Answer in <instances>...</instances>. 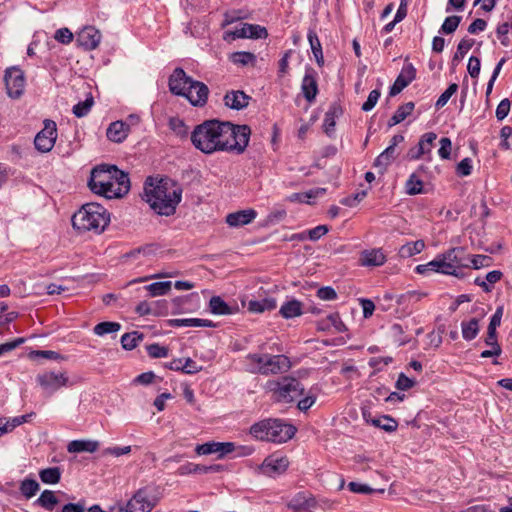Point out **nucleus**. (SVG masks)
<instances>
[{
	"label": "nucleus",
	"mask_w": 512,
	"mask_h": 512,
	"mask_svg": "<svg viewBox=\"0 0 512 512\" xmlns=\"http://www.w3.org/2000/svg\"><path fill=\"white\" fill-rule=\"evenodd\" d=\"M248 125H235L216 119L205 120L196 125L190 134L192 145L204 154L235 152L242 154L250 140Z\"/></svg>",
	"instance_id": "obj_1"
},
{
	"label": "nucleus",
	"mask_w": 512,
	"mask_h": 512,
	"mask_svg": "<svg viewBox=\"0 0 512 512\" xmlns=\"http://www.w3.org/2000/svg\"><path fill=\"white\" fill-rule=\"evenodd\" d=\"M182 188L174 180L148 177L144 183V199L157 214L171 216L182 199Z\"/></svg>",
	"instance_id": "obj_2"
},
{
	"label": "nucleus",
	"mask_w": 512,
	"mask_h": 512,
	"mask_svg": "<svg viewBox=\"0 0 512 512\" xmlns=\"http://www.w3.org/2000/svg\"><path fill=\"white\" fill-rule=\"evenodd\" d=\"M168 84L171 93L185 97L193 106L202 107L207 103L209 94L207 85L193 80L180 67L173 71Z\"/></svg>",
	"instance_id": "obj_3"
},
{
	"label": "nucleus",
	"mask_w": 512,
	"mask_h": 512,
	"mask_svg": "<svg viewBox=\"0 0 512 512\" xmlns=\"http://www.w3.org/2000/svg\"><path fill=\"white\" fill-rule=\"evenodd\" d=\"M296 432V428L281 419H263L250 428V434L258 440L273 443H285Z\"/></svg>",
	"instance_id": "obj_4"
},
{
	"label": "nucleus",
	"mask_w": 512,
	"mask_h": 512,
	"mask_svg": "<svg viewBox=\"0 0 512 512\" xmlns=\"http://www.w3.org/2000/svg\"><path fill=\"white\" fill-rule=\"evenodd\" d=\"M110 221L107 210L98 203H87L72 217V225L79 231L100 233Z\"/></svg>",
	"instance_id": "obj_5"
},
{
	"label": "nucleus",
	"mask_w": 512,
	"mask_h": 512,
	"mask_svg": "<svg viewBox=\"0 0 512 512\" xmlns=\"http://www.w3.org/2000/svg\"><path fill=\"white\" fill-rule=\"evenodd\" d=\"M266 388L272 393L277 402L292 403L300 396L304 395V386L302 383L289 376H284L276 380H269Z\"/></svg>",
	"instance_id": "obj_6"
},
{
	"label": "nucleus",
	"mask_w": 512,
	"mask_h": 512,
	"mask_svg": "<svg viewBox=\"0 0 512 512\" xmlns=\"http://www.w3.org/2000/svg\"><path fill=\"white\" fill-rule=\"evenodd\" d=\"M43 129L39 131L34 138L35 148L41 153L50 152L57 139V125L51 119L43 121Z\"/></svg>",
	"instance_id": "obj_7"
},
{
	"label": "nucleus",
	"mask_w": 512,
	"mask_h": 512,
	"mask_svg": "<svg viewBox=\"0 0 512 512\" xmlns=\"http://www.w3.org/2000/svg\"><path fill=\"white\" fill-rule=\"evenodd\" d=\"M36 382L47 394L52 395L68 386L69 378L64 372L45 371L36 376Z\"/></svg>",
	"instance_id": "obj_8"
},
{
	"label": "nucleus",
	"mask_w": 512,
	"mask_h": 512,
	"mask_svg": "<svg viewBox=\"0 0 512 512\" xmlns=\"http://www.w3.org/2000/svg\"><path fill=\"white\" fill-rule=\"evenodd\" d=\"M4 81L6 85L7 94L13 99L19 98L25 87L24 72L18 67H10L5 70Z\"/></svg>",
	"instance_id": "obj_9"
},
{
	"label": "nucleus",
	"mask_w": 512,
	"mask_h": 512,
	"mask_svg": "<svg viewBox=\"0 0 512 512\" xmlns=\"http://www.w3.org/2000/svg\"><path fill=\"white\" fill-rule=\"evenodd\" d=\"M443 259L446 264H449L451 268H446L447 275L458 276V270L461 268H468L469 256L465 255V251L462 247L451 248L445 253H442Z\"/></svg>",
	"instance_id": "obj_10"
},
{
	"label": "nucleus",
	"mask_w": 512,
	"mask_h": 512,
	"mask_svg": "<svg viewBox=\"0 0 512 512\" xmlns=\"http://www.w3.org/2000/svg\"><path fill=\"white\" fill-rule=\"evenodd\" d=\"M102 35L94 26L84 27L78 34L76 42L86 51L96 49L101 42Z\"/></svg>",
	"instance_id": "obj_11"
},
{
	"label": "nucleus",
	"mask_w": 512,
	"mask_h": 512,
	"mask_svg": "<svg viewBox=\"0 0 512 512\" xmlns=\"http://www.w3.org/2000/svg\"><path fill=\"white\" fill-rule=\"evenodd\" d=\"M416 78V69L412 63H407L390 87L389 95L396 96Z\"/></svg>",
	"instance_id": "obj_12"
},
{
	"label": "nucleus",
	"mask_w": 512,
	"mask_h": 512,
	"mask_svg": "<svg viewBox=\"0 0 512 512\" xmlns=\"http://www.w3.org/2000/svg\"><path fill=\"white\" fill-rule=\"evenodd\" d=\"M233 39L236 38H251V39H263L268 36V32L265 27L258 24L243 23L241 27L235 28L234 31L227 32Z\"/></svg>",
	"instance_id": "obj_13"
},
{
	"label": "nucleus",
	"mask_w": 512,
	"mask_h": 512,
	"mask_svg": "<svg viewBox=\"0 0 512 512\" xmlns=\"http://www.w3.org/2000/svg\"><path fill=\"white\" fill-rule=\"evenodd\" d=\"M154 503L150 501L147 489L141 488L127 502L128 512H150Z\"/></svg>",
	"instance_id": "obj_14"
},
{
	"label": "nucleus",
	"mask_w": 512,
	"mask_h": 512,
	"mask_svg": "<svg viewBox=\"0 0 512 512\" xmlns=\"http://www.w3.org/2000/svg\"><path fill=\"white\" fill-rule=\"evenodd\" d=\"M301 90L304 98L308 102L315 100L318 93L317 72L310 66H307L305 69V74L301 83Z\"/></svg>",
	"instance_id": "obj_15"
},
{
	"label": "nucleus",
	"mask_w": 512,
	"mask_h": 512,
	"mask_svg": "<svg viewBox=\"0 0 512 512\" xmlns=\"http://www.w3.org/2000/svg\"><path fill=\"white\" fill-rule=\"evenodd\" d=\"M265 369L261 371V375L280 374L288 371L291 367L290 359L283 355H268Z\"/></svg>",
	"instance_id": "obj_16"
},
{
	"label": "nucleus",
	"mask_w": 512,
	"mask_h": 512,
	"mask_svg": "<svg viewBox=\"0 0 512 512\" xmlns=\"http://www.w3.org/2000/svg\"><path fill=\"white\" fill-rule=\"evenodd\" d=\"M289 466V460L287 457H278L275 455H271L267 457L262 465L261 470L263 474L273 477L275 475H279L284 473Z\"/></svg>",
	"instance_id": "obj_17"
},
{
	"label": "nucleus",
	"mask_w": 512,
	"mask_h": 512,
	"mask_svg": "<svg viewBox=\"0 0 512 512\" xmlns=\"http://www.w3.org/2000/svg\"><path fill=\"white\" fill-rule=\"evenodd\" d=\"M235 450V445L232 442H206L197 445L195 451L198 455L218 454L223 457Z\"/></svg>",
	"instance_id": "obj_18"
},
{
	"label": "nucleus",
	"mask_w": 512,
	"mask_h": 512,
	"mask_svg": "<svg viewBox=\"0 0 512 512\" xmlns=\"http://www.w3.org/2000/svg\"><path fill=\"white\" fill-rule=\"evenodd\" d=\"M385 262L386 255L381 248L363 250L359 258V264L363 267H379Z\"/></svg>",
	"instance_id": "obj_19"
},
{
	"label": "nucleus",
	"mask_w": 512,
	"mask_h": 512,
	"mask_svg": "<svg viewBox=\"0 0 512 512\" xmlns=\"http://www.w3.org/2000/svg\"><path fill=\"white\" fill-rule=\"evenodd\" d=\"M222 470H223V467L219 464L201 465V464H195L192 462H187L178 468V473L180 475L210 474V473H217Z\"/></svg>",
	"instance_id": "obj_20"
},
{
	"label": "nucleus",
	"mask_w": 512,
	"mask_h": 512,
	"mask_svg": "<svg viewBox=\"0 0 512 512\" xmlns=\"http://www.w3.org/2000/svg\"><path fill=\"white\" fill-rule=\"evenodd\" d=\"M130 132V124L125 121L112 122L106 131L107 138L115 143L123 142Z\"/></svg>",
	"instance_id": "obj_21"
},
{
	"label": "nucleus",
	"mask_w": 512,
	"mask_h": 512,
	"mask_svg": "<svg viewBox=\"0 0 512 512\" xmlns=\"http://www.w3.org/2000/svg\"><path fill=\"white\" fill-rule=\"evenodd\" d=\"M251 99L245 92L241 90H232L225 94L224 103L233 110H242L246 108Z\"/></svg>",
	"instance_id": "obj_22"
},
{
	"label": "nucleus",
	"mask_w": 512,
	"mask_h": 512,
	"mask_svg": "<svg viewBox=\"0 0 512 512\" xmlns=\"http://www.w3.org/2000/svg\"><path fill=\"white\" fill-rule=\"evenodd\" d=\"M446 268H451L449 264H446V262L443 259L442 254L437 255L432 261L426 263V264H420L417 265L415 268V271L418 274L422 275H428L431 272H437L441 274L447 275Z\"/></svg>",
	"instance_id": "obj_23"
},
{
	"label": "nucleus",
	"mask_w": 512,
	"mask_h": 512,
	"mask_svg": "<svg viewBox=\"0 0 512 512\" xmlns=\"http://www.w3.org/2000/svg\"><path fill=\"white\" fill-rule=\"evenodd\" d=\"M257 216L254 209L240 210L226 216V223L231 227H240L251 223Z\"/></svg>",
	"instance_id": "obj_24"
},
{
	"label": "nucleus",
	"mask_w": 512,
	"mask_h": 512,
	"mask_svg": "<svg viewBox=\"0 0 512 512\" xmlns=\"http://www.w3.org/2000/svg\"><path fill=\"white\" fill-rule=\"evenodd\" d=\"M363 418L367 423H370L373 426L378 427L386 432H394L398 427L397 421L388 415H383L376 418L372 417L370 412L364 410Z\"/></svg>",
	"instance_id": "obj_25"
},
{
	"label": "nucleus",
	"mask_w": 512,
	"mask_h": 512,
	"mask_svg": "<svg viewBox=\"0 0 512 512\" xmlns=\"http://www.w3.org/2000/svg\"><path fill=\"white\" fill-rule=\"evenodd\" d=\"M343 113L342 107L339 103L333 102L330 104L327 112L325 113L323 128L328 136H332L335 130L336 119Z\"/></svg>",
	"instance_id": "obj_26"
},
{
	"label": "nucleus",
	"mask_w": 512,
	"mask_h": 512,
	"mask_svg": "<svg viewBox=\"0 0 512 512\" xmlns=\"http://www.w3.org/2000/svg\"><path fill=\"white\" fill-rule=\"evenodd\" d=\"M111 169L113 182L117 191L113 195H118V197L121 198L124 195H126L130 190L129 175L119 170L116 166H111Z\"/></svg>",
	"instance_id": "obj_27"
},
{
	"label": "nucleus",
	"mask_w": 512,
	"mask_h": 512,
	"mask_svg": "<svg viewBox=\"0 0 512 512\" xmlns=\"http://www.w3.org/2000/svg\"><path fill=\"white\" fill-rule=\"evenodd\" d=\"M269 354L249 353L244 358L245 370L252 374H261L265 369Z\"/></svg>",
	"instance_id": "obj_28"
},
{
	"label": "nucleus",
	"mask_w": 512,
	"mask_h": 512,
	"mask_svg": "<svg viewBox=\"0 0 512 512\" xmlns=\"http://www.w3.org/2000/svg\"><path fill=\"white\" fill-rule=\"evenodd\" d=\"M315 506V499L304 492L297 493L288 503L294 512H305Z\"/></svg>",
	"instance_id": "obj_29"
},
{
	"label": "nucleus",
	"mask_w": 512,
	"mask_h": 512,
	"mask_svg": "<svg viewBox=\"0 0 512 512\" xmlns=\"http://www.w3.org/2000/svg\"><path fill=\"white\" fill-rule=\"evenodd\" d=\"M88 187L93 193L104 196L106 199L119 198L118 195H113L117 192L113 179L107 182L98 181V184H95L94 180H88Z\"/></svg>",
	"instance_id": "obj_30"
},
{
	"label": "nucleus",
	"mask_w": 512,
	"mask_h": 512,
	"mask_svg": "<svg viewBox=\"0 0 512 512\" xmlns=\"http://www.w3.org/2000/svg\"><path fill=\"white\" fill-rule=\"evenodd\" d=\"M170 327H215L211 320L200 318H175L167 320Z\"/></svg>",
	"instance_id": "obj_31"
},
{
	"label": "nucleus",
	"mask_w": 512,
	"mask_h": 512,
	"mask_svg": "<svg viewBox=\"0 0 512 512\" xmlns=\"http://www.w3.org/2000/svg\"><path fill=\"white\" fill-rule=\"evenodd\" d=\"M209 311L214 315H232L237 307L230 306L220 296H213L209 300Z\"/></svg>",
	"instance_id": "obj_32"
},
{
	"label": "nucleus",
	"mask_w": 512,
	"mask_h": 512,
	"mask_svg": "<svg viewBox=\"0 0 512 512\" xmlns=\"http://www.w3.org/2000/svg\"><path fill=\"white\" fill-rule=\"evenodd\" d=\"M99 447V442L96 440H72L67 445L69 453H82V452H95Z\"/></svg>",
	"instance_id": "obj_33"
},
{
	"label": "nucleus",
	"mask_w": 512,
	"mask_h": 512,
	"mask_svg": "<svg viewBox=\"0 0 512 512\" xmlns=\"http://www.w3.org/2000/svg\"><path fill=\"white\" fill-rule=\"evenodd\" d=\"M276 299L273 297H265L260 300H250L247 309L252 313H263L265 311H272L276 308Z\"/></svg>",
	"instance_id": "obj_34"
},
{
	"label": "nucleus",
	"mask_w": 512,
	"mask_h": 512,
	"mask_svg": "<svg viewBox=\"0 0 512 512\" xmlns=\"http://www.w3.org/2000/svg\"><path fill=\"white\" fill-rule=\"evenodd\" d=\"M303 304L299 300L291 299L286 301L280 308L279 313L285 319H291L303 314Z\"/></svg>",
	"instance_id": "obj_35"
},
{
	"label": "nucleus",
	"mask_w": 512,
	"mask_h": 512,
	"mask_svg": "<svg viewBox=\"0 0 512 512\" xmlns=\"http://www.w3.org/2000/svg\"><path fill=\"white\" fill-rule=\"evenodd\" d=\"M326 192L324 188H315L307 192L292 193L287 197L289 202L307 203L311 204V199H315Z\"/></svg>",
	"instance_id": "obj_36"
},
{
	"label": "nucleus",
	"mask_w": 512,
	"mask_h": 512,
	"mask_svg": "<svg viewBox=\"0 0 512 512\" xmlns=\"http://www.w3.org/2000/svg\"><path fill=\"white\" fill-rule=\"evenodd\" d=\"M399 153L396 149L386 148L377 158L374 160V167L380 168L384 172L387 167L397 158Z\"/></svg>",
	"instance_id": "obj_37"
},
{
	"label": "nucleus",
	"mask_w": 512,
	"mask_h": 512,
	"mask_svg": "<svg viewBox=\"0 0 512 512\" xmlns=\"http://www.w3.org/2000/svg\"><path fill=\"white\" fill-rule=\"evenodd\" d=\"M415 104L413 102H407L398 107L396 112L388 121V126H395L404 121L414 110Z\"/></svg>",
	"instance_id": "obj_38"
},
{
	"label": "nucleus",
	"mask_w": 512,
	"mask_h": 512,
	"mask_svg": "<svg viewBox=\"0 0 512 512\" xmlns=\"http://www.w3.org/2000/svg\"><path fill=\"white\" fill-rule=\"evenodd\" d=\"M479 330V320L477 318H471L468 321L461 322L462 337L466 341L475 339Z\"/></svg>",
	"instance_id": "obj_39"
},
{
	"label": "nucleus",
	"mask_w": 512,
	"mask_h": 512,
	"mask_svg": "<svg viewBox=\"0 0 512 512\" xmlns=\"http://www.w3.org/2000/svg\"><path fill=\"white\" fill-rule=\"evenodd\" d=\"M230 61L238 66H255L257 58L251 52L237 51L230 55Z\"/></svg>",
	"instance_id": "obj_40"
},
{
	"label": "nucleus",
	"mask_w": 512,
	"mask_h": 512,
	"mask_svg": "<svg viewBox=\"0 0 512 512\" xmlns=\"http://www.w3.org/2000/svg\"><path fill=\"white\" fill-rule=\"evenodd\" d=\"M307 38L317 64L319 66H322L324 64L322 46L316 32L313 30H309Z\"/></svg>",
	"instance_id": "obj_41"
},
{
	"label": "nucleus",
	"mask_w": 512,
	"mask_h": 512,
	"mask_svg": "<svg viewBox=\"0 0 512 512\" xmlns=\"http://www.w3.org/2000/svg\"><path fill=\"white\" fill-rule=\"evenodd\" d=\"M168 126L179 139L186 140L188 138L189 128L182 119L178 117H172L169 119Z\"/></svg>",
	"instance_id": "obj_42"
},
{
	"label": "nucleus",
	"mask_w": 512,
	"mask_h": 512,
	"mask_svg": "<svg viewBox=\"0 0 512 512\" xmlns=\"http://www.w3.org/2000/svg\"><path fill=\"white\" fill-rule=\"evenodd\" d=\"M425 248V243L423 240H417L414 242H409L402 245L399 249V255L402 258H409L416 254L422 252Z\"/></svg>",
	"instance_id": "obj_43"
},
{
	"label": "nucleus",
	"mask_w": 512,
	"mask_h": 512,
	"mask_svg": "<svg viewBox=\"0 0 512 512\" xmlns=\"http://www.w3.org/2000/svg\"><path fill=\"white\" fill-rule=\"evenodd\" d=\"M58 498L55 493L51 490H44L39 498L36 500V504L41 506L47 511H53L54 507L58 504Z\"/></svg>",
	"instance_id": "obj_44"
},
{
	"label": "nucleus",
	"mask_w": 512,
	"mask_h": 512,
	"mask_svg": "<svg viewBox=\"0 0 512 512\" xmlns=\"http://www.w3.org/2000/svg\"><path fill=\"white\" fill-rule=\"evenodd\" d=\"M111 179H113L111 166L106 165L94 167L89 178V180H94L95 184H98V181L107 182Z\"/></svg>",
	"instance_id": "obj_45"
},
{
	"label": "nucleus",
	"mask_w": 512,
	"mask_h": 512,
	"mask_svg": "<svg viewBox=\"0 0 512 512\" xmlns=\"http://www.w3.org/2000/svg\"><path fill=\"white\" fill-rule=\"evenodd\" d=\"M144 339V335L138 331L125 333L121 337V345L125 350H133Z\"/></svg>",
	"instance_id": "obj_46"
},
{
	"label": "nucleus",
	"mask_w": 512,
	"mask_h": 512,
	"mask_svg": "<svg viewBox=\"0 0 512 512\" xmlns=\"http://www.w3.org/2000/svg\"><path fill=\"white\" fill-rule=\"evenodd\" d=\"M41 481L45 484H57L61 479V470L59 467H49L39 472Z\"/></svg>",
	"instance_id": "obj_47"
},
{
	"label": "nucleus",
	"mask_w": 512,
	"mask_h": 512,
	"mask_svg": "<svg viewBox=\"0 0 512 512\" xmlns=\"http://www.w3.org/2000/svg\"><path fill=\"white\" fill-rule=\"evenodd\" d=\"M93 104V96L91 94H88L84 101H80L73 106L72 112L78 118L84 117L90 112Z\"/></svg>",
	"instance_id": "obj_48"
},
{
	"label": "nucleus",
	"mask_w": 512,
	"mask_h": 512,
	"mask_svg": "<svg viewBox=\"0 0 512 512\" xmlns=\"http://www.w3.org/2000/svg\"><path fill=\"white\" fill-rule=\"evenodd\" d=\"M171 285L170 281L154 282L145 286V289L149 292L150 296L156 297L167 294L171 289Z\"/></svg>",
	"instance_id": "obj_49"
},
{
	"label": "nucleus",
	"mask_w": 512,
	"mask_h": 512,
	"mask_svg": "<svg viewBox=\"0 0 512 512\" xmlns=\"http://www.w3.org/2000/svg\"><path fill=\"white\" fill-rule=\"evenodd\" d=\"M39 484L35 479L26 478L20 484V492L27 499L32 498L39 490Z\"/></svg>",
	"instance_id": "obj_50"
},
{
	"label": "nucleus",
	"mask_w": 512,
	"mask_h": 512,
	"mask_svg": "<svg viewBox=\"0 0 512 512\" xmlns=\"http://www.w3.org/2000/svg\"><path fill=\"white\" fill-rule=\"evenodd\" d=\"M121 329L118 322L104 321L100 322L93 328V332L98 336H103L109 333H115Z\"/></svg>",
	"instance_id": "obj_51"
},
{
	"label": "nucleus",
	"mask_w": 512,
	"mask_h": 512,
	"mask_svg": "<svg viewBox=\"0 0 512 512\" xmlns=\"http://www.w3.org/2000/svg\"><path fill=\"white\" fill-rule=\"evenodd\" d=\"M406 193L408 195H417L423 193V182L415 173H412L406 181Z\"/></svg>",
	"instance_id": "obj_52"
},
{
	"label": "nucleus",
	"mask_w": 512,
	"mask_h": 512,
	"mask_svg": "<svg viewBox=\"0 0 512 512\" xmlns=\"http://www.w3.org/2000/svg\"><path fill=\"white\" fill-rule=\"evenodd\" d=\"M437 139V134L434 132H427L423 134L418 142V146L420 149L423 150V152L428 155L431 154V150L434 144V141Z\"/></svg>",
	"instance_id": "obj_53"
},
{
	"label": "nucleus",
	"mask_w": 512,
	"mask_h": 512,
	"mask_svg": "<svg viewBox=\"0 0 512 512\" xmlns=\"http://www.w3.org/2000/svg\"><path fill=\"white\" fill-rule=\"evenodd\" d=\"M474 43H475L474 39L463 38L458 43L457 51L453 56V62L460 61L467 54V52L473 47Z\"/></svg>",
	"instance_id": "obj_54"
},
{
	"label": "nucleus",
	"mask_w": 512,
	"mask_h": 512,
	"mask_svg": "<svg viewBox=\"0 0 512 512\" xmlns=\"http://www.w3.org/2000/svg\"><path fill=\"white\" fill-rule=\"evenodd\" d=\"M461 16L453 15L447 17L443 24L441 25V28L439 30L440 33L443 34H451L453 33L459 26L461 22Z\"/></svg>",
	"instance_id": "obj_55"
},
{
	"label": "nucleus",
	"mask_w": 512,
	"mask_h": 512,
	"mask_svg": "<svg viewBox=\"0 0 512 512\" xmlns=\"http://www.w3.org/2000/svg\"><path fill=\"white\" fill-rule=\"evenodd\" d=\"M458 90V85L456 83H451L447 89L439 96L435 103L436 109H440L444 107L449 99L454 95Z\"/></svg>",
	"instance_id": "obj_56"
},
{
	"label": "nucleus",
	"mask_w": 512,
	"mask_h": 512,
	"mask_svg": "<svg viewBox=\"0 0 512 512\" xmlns=\"http://www.w3.org/2000/svg\"><path fill=\"white\" fill-rule=\"evenodd\" d=\"M469 267L472 266L474 269H480L488 267L492 263V258L487 255H473L469 256L468 259Z\"/></svg>",
	"instance_id": "obj_57"
},
{
	"label": "nucleus",
	"mask_w": 512,
	"mask_h": 512,
	"mask_svg": "<svg viewBox=\"0 0 512 512\" xmlns=\"http://www.w3.org/2000/svg\"><path fill=\"white\" fill-rule=\"evenodd\" d=\"M440 148L438 150V155L441 159L448 160L451 156L452 151V142L448 137H442L439 141Z\"/></svg>",
	"instance_id": "obj_58"
},
{
	"label": "nucleus",
	"mask_w": 512,
	"mask_h": 512,
	"mask_svg": "<svg viewBox=\"0 0 512 512\" xmlns=\"http://www.w3.org/2000/svg\"><path fill=\"white\" fill-rule=\"evenodd\" d=\"M472 169V160L469 157H466L457 164L456 174L460 177H466L472 173Z\"/></svg>",
	"instance_id": "obj_59"
},
{
	"label": "nucleus",
	"mask_w": 512,
	"mask_h": 512,
	"mask_svg": "<svg viewBox=\"0 0 512 512\" xmlns=\"http://www.w3.org/2000/svg\"><path fill=\"white\" fill-rule=\"evenodd\" d=\"M146 350L151 358H163L168 355V349L158 343L148 345Z\"/></svg>",
	"instance_id": "obj_60"
},
{
	"label": "nucleus",
	"mask_w": 512,
	"mask_h": 512,
	"mask_svg": "<svg viewBox=\"0 0 512 512\" xmlns=\"http://www.w3.org/2000/svg\"><path fill=\"white\" fill-rule=\"evenodd\" d=\"M380 96H381V92H380L379 89L372 90L369 93L367 100L363 103L362 110L364 112L371 111L375 107V105L377 104Z\"/></svg>",
	"instance_id": "obj_61"
},
{
	"label": "nucleus",
	"mask_w": 512,
	"mask_h": 512,
	"mask_svg": "<svg viewBox=\"0 0 512 512\" xmlns=\"http://www.w3.org/2000/svg\"><path fill=\"white\" fill-rule=\"evenodd\" d=\"M366 191H359L353 195L344 197L340 200V203L344 206L354 207L357 203L362 201L366 197Z\"/></svg>",
	"instance_id": "obj_62"
},
{
	"label": "nucleus",
	"mask_w": 512,
	"mask_h": 512,
	"mask_svg": "<svg viewBox=\"0 0 512 512\" xmlns=\"http://www.w3.org/2000/svg\"><path fill=\"white\" fill-rule=\"evenodd\" d=\"M415 384H416V381L414 379L407 377L404 373H400L398 376V379L395 383V387L398 390L405 391V390H409L412 387H414Z\"/></svg>",
	"instance_id": "obj_63"
},
{
	"label": "nucleus",
	"mask_w": 512,
	"mask_h": 512,
	"mask_svg": "<svg viewBox=\"0 0 512 512\" xmlns=\"http://www.w3.org/2000/svg\"><path fill=\"white\" fill-rule=\"evenodd\" d=\"M481 62L476 56H471L468 60L467 70L472 78H477L480 74Z\"/></svg>",
	"instance_id": "obj_64"
}]
</instances>
